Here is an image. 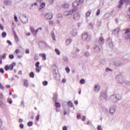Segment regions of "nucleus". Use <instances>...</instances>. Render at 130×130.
Returning <instances> with one entry per match:
<instances>
[{"mask_svg":"<svg viewBox=\"0 0 130 130\" xmlns=\"http://www.w3.org/2000/svg\"><path fill=\"white\" fill-rule=\"evenodd\" d=\"M14 67H16V62H13L9 66L7 65L5 67V71H13L14 70Z\"/></svg>","mask_w":130,"mask_h":130,"instance_id":"f257e3e1","label":"nucleus"},{"mask_svg":"<svg viewBox=\"0 0 130 130\" xmlns=\"http://www.w3.org/2000/svg\"><path fill=\"white\" fill-rule=\"evenodd\" d=\"M75 11L76 10L75 9H73L70 11H65L64 12V16H66V17H68V16H71V15L74 14Z\"/></svg>","mask_w":130,"mask_h":130,"instance_id":"f03ea898","label":"nucleus"},{"mask_svg":"<svg viewBox=\"0 0 130 130\" xmlns=\"http://www.w3.org/2000/svg\"><path fill=\"white\" fill-rule=\"evenodd\" d=\"M39 45L41 48H43V47H46L47 46V44L43 41H40L39 42Z\"/></svg>","mask_w":130,"mask_h":130,"instance_id":"7ed1b4c3","label":"nucleus"},{"mask_svg":"<svg viewBox=\"0 0 130 130\" xmlns=\"http://www.w3.org/2000/svg\"><path fill=\"white\" fill-rule=\"evenodd\" d=\"M73 18L76 21H79L81 18V16H80L79 13H75L73 16Z\"/></svg>","mask_w":130,"mask_h":130,"instance_id":"20e7f679","label":"nucleus"},{"mask_svg":"<svg viewBox=\"0 0 130 130\" xmlns=\"http://www.w3.org/2000/svg\"><path fill=\"white\" fill-rule=\"evenodd\" d=\"M94 90L95 93H98L100 91V85L96 84L94 85Z\"/></svg>","mask_w":130,"mask_h":130,"instance_id":"39448f33","label":"nucleus"},{"mask_svg":"<svg viewBox=\"0 0 130 130\" xmlns=\"http://www.w3.org/2000/svg\"><path fill=\"white\" fill-rule=\"evenodd\" d=\"M112 98H115L117 100H120L121 99V96L118 94H113L112 96Z\"/></svg>","mask_w":130,"mask_h":130,"instance_id":"423d86ee","label":"nucleus"},{"mask_svg":"<svg viewBox=\"0 0 130 130\" xmlns=\"http://www.w3.org/2000/svg\"><path fill=\"white\" fill-rule=\"evenodd\" d=\"M125 3V0H120L119 2V4L118 5V8L119 9H121L122 8V6H123V4Z\"/></svg>","mask_w":130,"mask_h":130,"instance_id":"0eeeda50","label":"nucleus"},{"mask_svg":"<svg viewBox=\"0 0 130 130\" xmlns=\"http://www.w3.org/2000/svg\"><path fill=\"white\" fill-rule=\"evenodd\" d=\"M45 17L46 19L48 20H51V19L53 18V16L52 15V14L51 13H47Z\"/></svg>","mask_w":130,"mask_h":130,"instance_id":"6e6552de","label":"nucleus"},{"mask_svg":"<svg viewBox=\"0 0 130 130\" xmlns=\"http://www.w3.org/2000/svg\"><path fill=\"white\" fill-rule=\"evenodd\" d=\"M81 38L82 40H83L84 41L85 40H87V38H88V34L87 33H84L83 35H82Z\"/></svg>","mask_w":130,"mask_h":130,"instance_id":"1a4fd4ad","label":"nucleus"},{"mask_svg":"<svg viewBox=\"0 0 130 130\" xmlns=\"http://www.w3.org/2000/svg\"><path fill=\"white\" fill-rule=\"evenodd\" d=\"M93 50L95 52H100V48L98 46H94Z\"/></svg>","mask_w":130,"mask_h":130,"instance_id":"9d476101","label":"nucleus"},{"mask_svg":"<svg viewBox=\"0 0 130 130\" xmlns=\"http://www.w3.org/2000/svg\"><path fill=\"white\" fill-rule=\"evenodd\" d=\"M45 3H41L40 5V10H42V9H44V8H45Z\"/></svg>","mask_w":130,"mask_h":130,"instance_id":"9b49d317","label":"nucleus"},{"mask_svg":"<svg viewBox=\"0 0 130 130\" xmlns=\"http://www.w3.org/2000/svg\"><path fill=\"white\" fill-rule=\"evenodd\" d=\"M39 56H41L43 58V60H46V55L44 53L39 54Z\"/></svg>","mask_w":130,"mask_h":130,"instance_id":"f8f14e48","label":"nucleus"},{"mask_svg":"<svg viewBox=\"0 0 130 130\" xmlns=\"http://www.w3.org/2000/svg\"><path fill=\"white\" fill-rule=\"evenodd\" d=\"M99 42L101 44H103V43H104V39L103 38V37H100V40H99Z\"/></svg>","mask_w":130,"mask_h":130,"instance_id":"ddd939ff","label":"nucleus"},{"mask_svg":"<svg viewBox=\"0 0 130 130\" xmlns=\"http://www.w3.org/2000/svg\"><path fill=\"white\" fill-rule=\"evenodd\" d=\"M79 2H78L77 1H76L75 2H74L73 4V8H77L79 6Z\"/></svg>","mask_w":130,"mask_h":130,"instance_id":"4468645a","label":"nucleus"},{"mask_svg":"<svg viewBox=\"0 0 130 130\" xmlns=\"http://www.w3.org/2000/svg\"><path fill=\"white\" fill-rule=\"evenodd\" d=\"M22 22L24 24H26V23L28 22V18H27V17H23L22 19Z\"/></svg>","mask_w":130,"mask_h":130,"instance_id":"2eb2a0df","label":"nucleus"},{"mask_svg":"<svg viewBox=\"0 0 130 130\" xmlns=\"http://www.w3.org/2000/svg\"><path fill=\"white\" fill-rule=\"evenodd\" d=\"M55 106L56 107V108H60V106H61V105H60V103H58V102H55Z\"/></svg>","mask_w":130,"mask_h":130,"instance_id":"dca6fc26","label":"nucleus"},{"mask_svg":"<svg viewBox=\"0 0 130 130\" xmlns=\"http://www.w3.org/2000/svg\"><path fill=\"white\" fill-rule=\"evenodd\" d=\"M23 86H24V87H26V88H27V87H28V81L27 80H23Z\"/></svg>","mask_w":130,"mask_h":130,"instance_id":"f3484780","label":"nucleus"},{"mask_svg":"<svg viewBox=\"0 0 130 130\" xmlns=\"http://www.w3.org/2000/svg\"><path fill=\"white\" fill-rule=\"evenodd\" d=\"M41 69H42L41 66L36 67V72L37 73H40V71H41Z\"/></svg>","mask_w":130,"mask_h":130,"instance_id":"a211bd4d","label":"nucleus"},{"mask_svg":"<svg viewBox=\"0 0 130 130\" xmlns=\"http://www.w3.org/2000/svg\"><path fill=\"white\" fill-rule=\"evenodd\" d=\"M70 43H72V39L66 40V45H69Z\"/></svg>","mask_w":130,"mask_h":130,"instance_id":"6ab92c4d","label":"nucleus"},{"mask_svg":"<svg viewBox=\"0 0 130 130\" xmlns=\"http://www.w3.org/2000/svg\"><path fill=\"white\" fill-rule=\"evenodd\" d=\"M115 112V109L114 108H110V113L112 114H113Z\"/></svg>","mask_w":130,"mask_h":130,"instance_id":"aec40b11","label":"nucleus"},{"mask_svg":"<svg viewBox=\"0 0 130 130\" xmlns=\"http://www.w3.org/2000/svg\"><path fill=\"white\" fill-rule=\"evenodd\" d=\"M63 8L64 9H69V8H70V5L67 3H65L64 4H63Z\"/></svg>","mask_w":130,"mask_h":130,"instance_id":"412c9836","label":"nucleus"},{"mask_svg":"<svg viewBox=\"0 0 130 130\" xmlns=\"http://www.w3.org/2000/svg\"><path fill=\"white\" fill-rule=\"evenodd\" d=\"M14 38L15 40L17 42H19L20 40H19V38L18 37V36H17V34H14Z\"/></svg>","mask_w":130,"mask_h":130,"instance_id":"4be33fe9","label":"nucleus"},{"mask_svg":"<svg viewBox=\"0 0 130 130\" xmlns=\"http://www.w3.org/2000/svg\"><path fill=\"white\" fill-rule=\"evenodd\" d=\"M7 36V33L6 32H3L2 34V38H5Z\"/></svg>","mask_w":130,"mask_h":130,"instance_id":"5701e85b","label":"nucleus"},{"mask_svg":"<svg viewBox=\"0 0 130 130\" xmlns=\"http://www.w3.org/2000/svg\"><path fill=\"white\" fill-rule=\"evenodd\" d=\"M5 106H6V105H5L3 102L0 101V107H2V108H3Z\"/></svg>","mask_w":130,"mask_h":130,"instance_id":"b1692460","label":"nucleus"},{"mask_svg":"<svg viewBox=\"0 0 130 130\" xmlns=\"http://www.w3.org/2000/svg\"><path fill=\"white\" fill-rule=\"evenodd\" d=\"M35 76V75L34 74V73H33V72H30V73H29V77H30V78H34V76Z\"/></svg>","mask_w":130,"mask_h":130,"instance_id":"393cba45","label":"nucleus"},{"mask_svg":"<svg viewBox=\"0 0 130 130\" xmlns=\"http://www.w3.org/2000/svg\"><path fill=\"white\" fill-rule=\"evenodd\" d=\"M43 86H47L48 85V82L47 81H43L42 83Z\"/></svg>","mask_w":130,"mask_h":130,"instance_id":"a878e982","label":"nucleus"},{"mask_svg":"<svg viewBox=\"0 0 130 130\" xmlns=\"http://www.w3.org/2000/svg\"><path fill=\"white\" fill-rule=\"evenodd\" d=\"M28 126H32L33 125V122L32 121H29L27 123Z\"/></svg>","mask_w":130,"mask_h":130,"instance_id":"bb28decb","label":"nucleus"},{"mask_svg":"<svg viewBox=\"0 0 130 130\" xmlns=\"http://www.w3.org/2000/svg\"><path fill=\"white\" fill-rule=\"evenodd\" d=\"M20 49H16L15 51V53H16V54H17V55L19 54V53H20Z\"/></svg>","mask_w":130,"mask_h":130,"instance_id":"cd10ccee","label":"nucleus"},{"mask_svg":"<svg viewBox=\"0 0 130 130\" xmlns=\"http://www.w3.org/2000/svg\"><path fill=\"white\" fill-rule=\"evenodd\" d=\"M55 51L58 55H59V54H60V52L59 51V50L58 49H55Z\"/></svg>","mask_w":130,"mask_h":130,"instance_id":"c85d7f7f","label":"nucleus"},{"mask_svg":"<svg viewBox=\"0 0 130 130\" xmlns=\"http://www.w3.org/2000/svg\"><path fill=\"white\" fill-rule=\"evenodd\" d=\"M39 30H42V28H41V27L38 28L37 30H36L35 31V34H37V33H38Z\"/></svg>","mask_w":130,"mask_h":130,"instance_id":"c756f323","label":"nucleus"},{"mask_svg":"<svg viewBox=\"0 0 130 130\" xmlns=\"http://www.w3.org/2000/svg\"><path fill=\"white\" fill-rule=\"evenodd\" d=\"M128 33H130V28L126 29L124 34H127Z\"/></svg>","mask_w":130,"mask_h":130,"instance_id":"7c9ffc66","label":"nucleus"},{"mask_svg":"<svg viewBox=\"0 0 130 130\" xmlns=\"http://www.w3.org/2000/svg\"><path fill=\"white\" fill-rule=\"evenodd\" d=\"M78 3V5H81V4H83L84 3V0H77Z\"/></svg>","mask_w":130,"mask_h":130,"instance_id":"2f4dec72","label":"nucleus"},{"mask_svg":"<svg viewBox=\"0 0 130 130\" xmlns=\"http://www.w3.org/2000/svg\"><path fill=\"white\" fill-rule=\"evenodd\" d=\"M40 117V114H38V115H37V116L36 117V120L37 121H38L39 120Z\"/></svg>","mask_w":130,"mask_h":130,"instance_id":"473e14b6","label":"nucleus"},{"mask_svg":"<svg viewBox=\"0 0 130 130\" xmlns=\"http://www.w3.org/2000/svg\"><path fill=\"white\" fill-rule=\"evenodd\" d=\"M65 70H66V72L68 74H69L70 72H71V70H70V68H69L68 67H66Z\"/></svg>","mask_w":130,"mask_h":130,"instance_id":"72a5a7b5","label":"nucleus"},{"mask_svg":"<svg viewBox=\"0 0 130 130\" xmlns=\"http://www.w3.org/2000/svg\"><path fill=\"white\" fill-rule=\"evenodd\" d=\"M9 58H10V59H14V55H13V54H10L9 55Z\"/></svg>","mask_w":130,"mask_h":130,"instance_id":"f704fd0d","label":"nucleus"},{"mask_svg":"<svg viewBox=\"0 0 130 130\" xmlns=\"http://www.w3.org/2000/svg\"><path fill=\"white\" fill-rule=\"evenodd\" d=\"M80 84L82 85L85 84V80L84 79H81L80 81Z\"/></svg>","mask_w":130,"mask_h":130,"instance_id":"c9c22d12","label":"nucleus"},{"mask_svg":"<svg viewBox=\"0 0 130 130\" xmlns=\"http://www.w3.org/2000/svg\"><path fill=\"white\" fill-rule=\"evenodd\" d=\"M63 59L64 61H69V58L66 56L63 57Z\"/></svg>","mask_w":130,"mask_h":130,"instance_id":"e433bc0d","label":"nucleus"},{"mask_svg":"<svg viewBox=\"0 0 130 130\" xmlns=\"http://www.w3.org/2000/svg\"><path fill=\"white\" fill-rule=\"evenodd\" d=\"M90 15H91V12L90 11H88L86 14V17H90Z\"/></svg>","mask_w":130,"mask_h":130,"instance_id":"4c0bfd02","label":"nucleus"},{"mask_svg":"<svg viewBox=\"0 0 130 130\" xmlns=\"http://www.w3.org/2000/svg\"><path fill=\"white\" fill-rule=\"evenodd\" d=\"M30 29L31 33H35V30H34V28H33L32 27H31Z\"/></svg>","mask_w":130,"mask_h":130,"instance_id":"58836bf2","label":"nucleus"},{"mask_svg":"<svg viewBox=\"0 0 130 130\" xmlns=\"http://www.w3.org/2000/svg\"><path fill=\"white\" fill-rule=\"evenodd\" d=\"M68 105H69L70 107H73V103H72V102H68Z\"/></svg>","mask_w":130,"mask_h":130,"instance_id":"ea45409f","label":"nucleus"},{"mask_svg":"<svg viewBox=\"0 0 130 130\" xmlns=\"http://www.w3.org/2000/svg\"><path fill=\"white\" fill-rule=\"evenodd\" d=\"M8 102H9V103L10 104H12L13 103V102L12 101V100L10 99H8Z\"/></svg>","mask_w":130,"mask_h":130,"instance_id":"a19ab883","label":"nucleus"},{"mask_svg":"<svg viewBox=\"0 0 130 130\" xmlns=\"http://www.w3.org/2000/svg\"><path fill=\"white\" fill-rule=\"evenodd\" d=\"M98 130H102V127H101V125H99L97 127Z\"/></svg>","mask_w":130,"mask_h":130,"instance_id":"79ce46f5","label":"nucleus"},{"mask_svg":"<svg viewBox=\"0 0 130 130\" xmlns=\"http://www.w3.org/2000/svg\"><path fill=\"white\" fill-rule=\"evenodd\" d=\"M14 20L15 22H18V18L17 17V16L14 15Z\"/></svg>","mask_w":130,"mask_h":130,"instance_id":"37998d69","label":"nucleus"},{"mask_svg":"<svg viewBox=\"0 0 130 130\" xmlns=\"http://www.w3.org/2000/svg\"><path fill=\"white\" fill-rule=\"evenodd\" d=\"M6 56H7V54H4L1 57V59H3V58H6Z\"/></svg>","mask_w":130,"mask_h":130,"instance_id":"c03bdc74","label":"nucleus"},{"mask_svg":"<svg viewBox=\"0 0 130 130\" xmlns=\"http://www.w3.org/2000/svg\"><path fill=\"white\" fill-rule=\"evenodd\" d=\"M0 73H2V74H4L5 73V71H4V69L3 68L0 69Z\"/></svg>","mask_w":130,"mask_h":130,"instance_id":"a18cd8bd","label":"nucleus"},{"mask_svg":"<svg viewBox=\"0 0 130 130\" xmlns=\"http://www.w3.org/2000/svg\"><path fill=\"white\" fill-rule=\"evenodd\" d=\"M81 120H82V121H85V120H86V117H85V116H83L81 118Z\"/></svg>","mask_w":130,"mask_h":130,"instance_id":"49530a36","label":"nucleus"},{"mask_svg":"<svg viewBox=\"0 0 130 130\" xmlns=\"http://www.w3.org/2000/svg\"><path fill=\"white\" fill-rule=\"evenodd\" d=\"M39 64H40V62H37V63H36V68H37V67H40L39 66Z\"/></svg>","mask_w":130,"mask_h":130,"instance_id":"de8ad7c7","label":"nucleus"},{"mask_svg":"<svg viewBox=\"0 0 130 130\" xmlns=\"http://www.w3.org/2000/svg\"><path fill=\"white\" fill-rule=\"evenodd\" d=\"M100 15V10H98L96 12V16H99Z\"/></svg>","mask_w":130,"mask_h":130,"instance_id":"09e8293b","label":"nucleus"},{"mask_svg":"<svg viewBox=\"0 0 130 130\" xmlns=\"http://www.w3.org/2000/svg\"><path fill=\"white\" fill-rule=\"evenodd\" d=\"M0 29L1 30H4V26H3L2 24H0Z\"/></svg>","mask_w":130,"mask_h":130,"instance_id":"8fccbe9b","label":"nucleus"},{"mask_svg":"<svg viewBox=\"0 0 130 130\" xmlns=\"http://www.w3.org/2000/svg\"><path fill=\"white\" fill-rule=\"evenodd\" d=\"M34 60H38V56L37 55L35 56Z\"/></svg>","mask_w":130,"mask_h":130,"instance_id":"3c124183","label":"nucleus"},{"mask_svg":"<svg viewBox=\"0 0 130 130\" xmlns=\"http://www.w3.org/2000/svg\"><path fill=\"white\" fill-rule=\"evenodd\" d=\"M0 89H4V86H3V84H2V83H0Z\"/></svg>","mask_w":130,"mask_h":130,"instance_id":"603ef678","label":"nucleus"},{"mask_svg":"<svg viewBox=\"0 0 130 130\" xmlns=\"http://www.w3.org/2000/svg\"><path fill=\"white\" fill-rule=\"evenodd\" d=\"M19 126H20V128H22V129L24 128V124H20Z\"/></svg>","mask_w":130,"mask_h":130,"instance_id":"864d4df0","label":"nucleus"},{"mask_svg":"<svg viewBox=\"0 0 130 130\" xmlns=\"http://www.w3.org/2000/svg\"><path fill=\"white\" fill-rule=\"evenodd\" d=\"M84 55L85 56H89V52H86Z\"/></svg>","mask_w":130,"mask_h":130,"instance_id":"5fc2aeb1","label":"nucleus"},{"mask_svg":"<svg viewBox=\"0 0 130 130\" xmlns=\"http://www.w3.org/2000/svg\"><path fill=\"white\" fill-rule=\"evenodd\" d=\"M66 82H67V80L66 79H63L62 80V82L63 83V84H64V83H66Z\"/></svg>","mask_w":130,"mask_h":130,"instance_id":"6e6d98bb","label":"nucleus"},{"mask_svg":"<svg viewBox=\"0 0 130 130\" xmlns=\"http://www.w3.org/2000/svg\"><path fill=\"white\" fill-rule=\"evenodd\" d=\"M29 52L30 51H29V49L25 50V53H26V54H28V53H29Z\"/></svg>","mask_w":130,"mask_h":130,"instance_id":"4d7b16f0","label":"nucleus"},{"mask_svg":"<svg viewBox=\"0 0 130 130\" xmlns=\"http://www.w3.org/2000/svg\"><path fill=\"white\" fill-rule=\"evenodd\" d=\"M52 37L53 40H55V35H54V34L52 35Z\"/></svg>","mask_w":130,"mask_h":130,"instance_id":"13d9d810","label":"nucleus"},{"mask_svg":"<svg viewBox=\"0 0 130 130\" xmlns=\"http://www.w3.org/2000/svg\"><path fill=\"white\" fill-rule=\"evenodd\" d=\"M62 129L63 130H68V127H67V126H64L63 127Z\"/></svg>","mask_w":130,"mask_h":130,"instance_id":"bf43d9fd","label":"nucleus"},{"mask_svg":"<svg viewBox=\"0 0 130 130\" xmlns=\"http://www.w3.org/2000/svg\"><path fill=\"white\" fill-rule=\"evenodd\" d=\"M7 43H8V44H9V45H12V42L11 41H10L9 40L7 41Z\"/></svg>","mask_w":130,"mask_h":130,"instance_id":"052dcab7","label":"nucleus"},{"mask_svg":"<svg viewBox=\"0 0 130 130\" xmlns=\"http://www.w3.org/2000/svg\"><path fill=\"white\" fill-rule=\"evenodd\" d=\"M19 122L21 123V122H23V119H19Z\"/></svg>","mask_w":130,"mask_h":130,"instance_id":"680f3d73","label":"nucleus"},{"mask_svg":"<svg viewBox=\"0 0 130 130\" xmlns=\"http://www.w3.org/2000/svg\"><path fill=\"white\" fill-rule=\"evenodd\" d=\"M49 24H50V25H53V21H49Z\"/></svg>","mask_w":130,"mask_h":130,"instance_id":"e2e57ef3","label":"nucleus"},{"mask_svg":"<svg viewBox=\"0 0 130 130\" xmlns=\"http://www.w3.org/2000/svg\"><path fill=\"white\" fill-rule=\"evenodd\" d=\"M74 104H75V105H78V101H75Z\"/></svg>","mask_w":130,"mask_h":130,"instance_id":"0e129e2a","label":"nucleus"},{"mask_svg":"<svg viewBox=\"0 0 130 130\" xmlns=\"http://www.w3.org/2000/svg\"><path fill=\"white\" fill-rule=\"evenodd\" d=\"M67 111L66 110H64V111H63L64 115H67Z\"/></svg>","mask_w":130,"mask_h":130,"instance_id":"69168bd1","label":"nucleus"},{"mask_svg":"<svg viewBox=\"0 0 130 130\" xmlns=\"http://www.w3.org/2000/svg\"><path fill=\"white\" fill-rule=\"evenodd\" d=\"M30 35H31V34L30 32L26 34V36H30Z\"/></svg>","mask_w":130,"mask_h":130,"instance_id":"338daca9","label":"nucleus"},{"mask_svg":"<svg viewBox=\"0 0 130 130\" xmlns=\"http://www.w3.org/2000/svg\"><path fill=\"white\" fill-rule=\"evenodd\" d=\"M77 118H78V119H80V118H81V115H77Z\"/></svg>","mask_w":130,"mask_h":130,"instance_id":"774afa93","label":"nucleus"}]
</instances>
